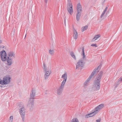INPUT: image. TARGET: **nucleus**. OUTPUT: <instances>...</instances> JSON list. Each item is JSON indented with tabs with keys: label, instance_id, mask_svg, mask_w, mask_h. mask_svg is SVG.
Here are the masks:
<instances>
[{
	"label": "nucleus",
	"instance_id": "obj_11",
	"mask_svg": "<svg viewBox=\"0 0 122 122\" xmlns=\"http://www.w3.org/2000/svg\"><path fill=\"white\" fill-rule=\"evenodd\" d=\"M73 5L71 4L69 5H67V10L68 13L70 15H71L73 12Z\"/></svg>",
	"mask_w": 122,
	"mask_h": 122
},
{
	"label": "nucleus",
	"instance_id": "obj_17",
	"mask_svg": "<svg viewBox=\"0 0 122 122\" xmlns=\"http://www.w3.org/2000/svg\"><path fill=\"white\" fill-rule=\"evenodd\" d=\"M100 37L99 35H97L96 36L94 37L92 39V41H95V40H96L97 39L99 38Z\"/></svg>",
	"mask_w": 122,
	"mask_h": 122
},
{
	"label": "nucleus",
	"instance_id": "obj_23",
	"mask_svg": "<svg viewBox=\"0 0 122 122\" xmlns=\"http://www.w3.org/2000/svg\"><path fill=\"white\" fill-rule=\"evenodd\" d=\"M8 55L9 56H8V57H11H11H12V56H13V53H9Z\"/></svg>",
	"mask_w": 122,
	"mask_h": 122
},
{
	"label": "nucleus",
	"instance_id": "obj_35",
	"mask_svg": "<svg viewBox=\"0 0 122 122\" xmlns=\"http://www.w3.org/2000/svg\"><path fill=\"white\" fill-rule=\"evenodd\" d=\"M64 23H65V25H66V20H65H65H64Z\"/></svg>",
	"mask_w": 122,
	"mask_h": 122
},
{
	"label": "nucleus",
	"instance_id": "obj_37",
	"mask_svg": "<svg viewBox=\"0 0 122 122\" xmlns=\"http://www.w3.org/2000/svg\"><path fill=\"white\" fill-rule=\"evenodd\" d=\"M2 42V41L1 40H0V44Z\"/></svg>",
	"mask_w": 122,
	"mask_h": 122
},
{
	"label": "nucleus",
	"instance_id": "obj_24",
	"mask_svg": "<svg viewBox=\"0 0 122 122\" xmlns=\"http://www.w3.org/2000/svg\"><path fill=\"white\" fill-rule=\"evenodd\" d=\"M68 3L67 4V5H70L71 4L72 5V3H71V0H68Z\"/></svg>",
	"mask_w": 122,
	"mask_h": 122
},
{
	"label": "nucleus",
	"instance_id": "obj_3",
	"mask_svg": "<svg viewBox=\"0 0 122 122\" xmlns=\"http://www.w3.org/2000/svg\"><path fill=\"white\" fill-rule=\"evenodd\" d=\"M101 68V65H99L97 68L94 69L92 73L90 76L89 77L88 79L85 81L84 84V86H87L89 83L92 78L93 76L95 74L97 73L99 71V70Z\"/></svg>",
	"mask_w": 122,
	"mask_h": 122
},
{
	"label": "nucleus",
	"instance_id": "obj_29",
	"mask_svg": "<svg viewBox=\"0 0 122 122\" xmlns=\"http://www.w3.org/2000/svg\"><path fill=\"white\" fill-rule=\"evenodd\" d=\"M21 81V80L20 79H18L17 81V83L18 84Z\"/></svg>",
	"mask_w": 122,
	"mask_h": 122
},
{
	"label": "nucleus",
	"instance_id": "obj_22",
	"mask_svg": "<svg viewBox=\"0 0 122 122\" xmlns=\"http://www.w3.org/2000/svg\"><path fill=\"white\" fill-rule=\"evenodd\" d=\"M10 119L9 122H12L13 120V116H10Z\"/></svg>",
	"mask_w": 122,
	"mask_h": 122
},
{
	"label": "nucleus",
	"instance_id": "obj_18",
	"mask_svg": "<svg viewBox=\"0 0 122 122\" xmlns=\"http://www.w3.org/2000/svg\"><path fill=\"white\" fill-rule=\"evenodd\" d=\"M70 54L72 58H73L75 60H76V57L74 55V52H71L70 53Z\"/></svg>",
	"mask_w": 122,
	"mask_h": 122
},
{
	"label": "nucleus",
	"instance_id": "obj_10",
	"mask_svg": "<svg viewBox=\"0 0 122 122\" xmlns=\"http://www.w3.org/2000/svg\"><path fill=\"white\" fill-rule=\"evenodd\" d=\"M1 59L3 61H5L7 60L6 54L5 51L3 50L0 52Z\"/></svg>",
	"mask_w": 122,
	"mask_h": 122
},
{
	"label": "nucleus",
	"instance_id": "obj_5",
	"mask_svg": "<svg viewBox=\"0 0 122 122\" xmlns=\"http://www.w3.org/2000/svg\"><path fill=\"white\" fill-rule=\"evenodd\" d=\"M43 69L44 73V79L45 80H46L48 79L51 73V68L46 67L45 63L44 62L43 64Z\"/></svg>",
	"mask_w": 122,
	"mask_h": 122
},
{
	"label": "nucleus",
	"instance_id": "obj_14",
	"mask_svg": "<svg viewBox=\"0 0 122 122\" xmlns=\"http://www.w3.org/2000/svg\"><path fill=\"white\" fill-rule=\"evenodd\" d=\"M74 30L73 32V36L75 39H77L78 37V34L76 31L74 27L73 26Z\"/></svg>",
	"mask_w": 122,
	"mask_h": 122
},
{
	"label": "nucleus",
	"instance_id": "obj_36",
	"mask_svg": "<svg viewBox=\"0 0 122 122\" xmlns=\"http://www.w3.org/2000/svg\"><path fill=\"white\" fill-rule=\"evenodd\" d=\"M47 0H45V2L46 3L47 2Z\"/></svg>",
	"mask_w": 122,
	"mask_h": 122
},
{
	"label": "nucleus",
	"instance_id": "obj_7",
	"mask_svg": "<svg viewBox=\"0 0 122 122\" xmlns=\"http://www.w3.org/2000/svg\"><path fill=\"white\" fill-rule=\"evenodd\" d=\"M77 13L76 14V19L77 21H79L82 13V7L80 4L79 3L76 6Z\"/></svg>",
	"mask_w": 122,
	"mask_h": 122
},
{
	"label": "nucleus",
	"instance_id": "obj_28",
	"mask_svg": "<svg viewBox=\"0 0 122 122\" xmlns=\"http://www.w3.org/2000/svg\"><path fill=\"white\" fill-rule=\"evenodd\" d=\"M91 46H92L97 47V46L96 44H92L91 45Z\"/></svg>",
	"mask_w": 122,
	"mask_h": 122
},
{
	"label": "nucleus",
	"instance_id": "obj_32",
	"mask_svg": "<svg viewBox=\"0 0 122 122\" xmlns=\"http://www.w3.org/2000/svg\"><path fill=\"white\" fill-rule=\"evenodd\" d=\"M100 119H98L96 121L97 122H100Z\"/></svg>",
	"mask_w": 122,
	"mask_h": 122
},
{
	"label": "nucleus",
	"instance_id": "obj_12",
	"mask_svg": "<svg viewBox=\"0 0 122 122\" xmlns=\"http://www.w3.org/2000/svg\"><path fill=\"white\" fill-rule=\"evenodd\" d=\"M36 91L35 89L33 88L30 93V98L29 99H33L34 100L36 95Z\"/></svg>",
	"mask_w": 122,
	"mask_h": 122
},
{
	"label": "nucleus",
	"instance_id": "obj_31",
	"mask_svg": "<svg viewBox=\"0 0 122 122\" xmlns=\"http://www.w3.org/2000/svg\"><path fill=\"white\" fill-rule=\"evenodd\" d=\"M107 7H106L103 11L105 12L107 11Z\"/></svg>",
	"mask_w": 122,
	"mask_h": 122
},
{
	"label": "nucleus",
	"instance_id": "obj_13",
	"mask_svg": "<svg viewBox=\"0 0 122 122\" xmlns=\"http://www.w3.org/2000/svg\"><path fill=\"white\" fill-rule=\"evenodd\" d=\"M104 106V105L103 104H101L97 106L95 109V112L98 113L100 110L102 109Z\"/></svg>",
	"mask_w": 122,
	"mask_h": 122
},
{
	"label": "nucleus",
	"instance_id": "obj_21",
	"mask_svg": "<svg viewBox=\"0 0 122 122\" xmlns=\"http://www.w3.org/2000/svg\"><path fill=\"white\" fill-rule=\"evenodd\" d=\"M49 52L50 55H54V51L53 50H49Z\"/></svg>",
	"mask_w": 122,
	"mask_h": 122
},
{
	"label": "nucleus",
	"instance_id": "obj_6",
	"mask_svg": "<svg viewBox=\"0 0 122 122\" xmlns=\"http://www.w3.org/2000/svg\"><path fill=\"white\" fill-rule=\"evenodd\" d=\"M67 74L66 73H65L62 76V78H63L64 80L62 82L61 86L57 90V93L58 95L60 94L62 92L67 79Z\"/></svg>",
	"mask_w": 122,
	"mask_h": 122
},
{
	"label": "nucleus",
	"instance_id": "obj_15",
	"mask_svg": "<svg viewBox=\"0 0 122 122\" xmlns=\"http://www.w3.org/2000/svg\"><path fill=\"white\" fill-rule=\"evenodd\" d=\"M97 113L96 112H95V111L93 112H92L91 113L87 115H86L85 117L86 118H87L89 117H91L94 116Z\"/></svg>",
	"mask_w": 122,
	"mask_h": 122
},
{
	"label": "nucleus",
	"instance_id": "obj_38",
	"mask_svg": "<svg viewBox=\"0 0 122 122\" xmlns=\"http://www.w3.org/2000/svg\"><path fill=\"white\" fill-rule=\"evenodd\" d=\"M26 36V35L25 36V37Z\"/></svg>",
	"mask_w": 122,
	"mask_h": 122
},
{
	"label": "nucleus",
	"instance_id": "obj_34",
	"mask_svg": "<svg viewBox=\"0 0 122 122\" xmlns=\"http://www.w3.org/2000/svg\"><path fill=\"white\" fill-rule=\"evenodd\" d=\"M4 46H0V48H1L3 47V48H4Z\"/></svg>",
	"mask_w": 122,
	"mask_h": 122
},
{
	"label": "nucleus",
	"instance_id": "obj_19",
	"mask_svg": "<svg viewBox=\"0 0 122 122\" xmlns=\"http://www.w3.org/2000/svg\"><path fill=\"white\" fill-rule=\"evenodd\" d=\"M88 27V26L87 25H86L84 26L83 27L81 28V31L83 32L86 30L87 29Z\"/></svg>",
	"mask_w": 122,
	"mask_h": 122
},
{
	"label": "nucleus",
	"instance_id": "obj_9",
	"mask_svg": "<svg viewBox=\"0 0 122 122\" xmlns=\"http://www.w3.org/2000/svg\"><path fill=\"white\" fill-rule=\"evenodd\" d=\"M34 100L33 99H29L27 106L30 109V111H32L34 107Z\"/></svg>",
	"mask_w": 122,
	"mask_h": 122
},
{
	"label": "nucleus",
	"instance_id": "obj_30",
	"mask_svg": "<svg viewBox=\"0 0 122 122\" xmlns=\"http://www.w3.org/2000/svg\"><path fill=\"white\" fill-rule=\"evenodd\" d=\"M11 35L14 36L15 35V31L13 30L11 32Z\"/></svg>",
	"mask_w": 122,
	"mask_h": 122
},
{
	"label": "nucleus",
	"instance_id": "obj_4",
	"mask_svg": "<svg viewBox=\"0 0 122 122\" xmlns=\"http://www.w3.org/2000/svg\"><path fill=\"white\" fill-rule=\"evenodd\" d=\"M82 58L79 60L76 65V69L78 68L81 70L83 67L84 63V59L85 57V55L84 51V48L83 47L82 49Z\"/></svg>",
	"mask_w": 122,
	"mask_h": 122
},
{
	"label": "nucleus",
	"instance_id": "obj_20",
	"mask_svg": "<svg viewBox=\"0 0 122 122\" xmlns=\"http://www.w3.org/2000/svg\"><path fill=\"white\" fill-rule=\"evenodd\" d=\"M71 122H79V121L77 118H74L72 120Z\"/></svg>",
	"mask_w": 122,
	"mask_h": 122
},
{
	"label": "nucleus",
	"instance_id": "obj_33",
	"mask_svg": "<svg viewBox=\"0 0 122 122\" xmlns=\"http://www.w3.org/2000/svg\"><path fill=\"white\" fill-rule=\"evenodd\" d=\"M81 49V48H79L78 49V50L79 52H80Z\"/></svg>",
	"mask_w": 122,
	"mask_h": 122
},
{
	"label": "nucleus",
	"instance_id": "obj_2",
	"mask_svg": "<svg viewBox=\"0 0 122 122\" xmlns=\"http://www.w3.org/2000/svg\"><path fill=\"white\" fill-rule=\"evenodd\" d=\"M17 107L19 109L20 114L21 116L22 120L23 122L25 121V109L24 106L21 103L16 104Z\"/></svg>",
	"mask_w": 122,
	"mask_h": 122
},
{
	"label": "nucleus",
	"instance_id": "obj_26",
	"mask_svg": "<svg viewBox=\"0 0 122 122\" xmlns=\"http://www.w3.org/2000/svg\"><path fill=\"white\" fill-rule=\"evenodd\" d=\"M119 84L120 82H117V83H115V88L117 87Z\"/></svg>",
	"mask_w": 122,
	"mask_h": 122
},
{
	"label": "nucleus",
	"instance_id": "obj_1",
	"mask_svg": "<svg viewBox=\"0 0 122 122\" xmlns=\"http://www.w3.org/2000/svg\"><path fill=\"white\" fill-rule=\"evenodd\" d=\"M103 73L102 71H100L95 79L92 88V90L97 91L99 89L100 86V82Z\"/></svg>",
	"mask_w": 122,
	"mask_h": 122
},
{
	"label": "nucleus",
	"instance_id": "obj_27",
	"mask_svg": "<svg viewBox=\"0 0 122 122\" xmlns=\"http://www.w3.org/2000/svg\"><path fill=\"white\" fill-rule=\"evenodd\" d=\"M105 12L104 11H103V12L102 13V15H101V18H102V17H103V16L104 15V14H105Z\"/></svg>",
	"mask_w": 122,
	"mask_h": 122
},
{
	"label": "nucleus",
	"instance_id": "obj_16",
	"mask_svg": "<svg viewBox=\"0 0 122 122\" xmlns=\"http://www.w3.org/2000/svg\"><path fill=\"white\" fill-rule=\"evenodd\" d=\"M12 60L11 57H8L7 59V64L9 65H11L12 63Z\"/></svg>",
	"mask_w": 122,
	"mask_h": 122
},
{
	"label": "nucleus",
	"instance_id": "obj_8",
	"mask_svg": "<svg viewBox=\"0 0 122 122\" xmlns=\"http://www.w3.org/2000/svg\"><path fill=\"white\" fill-rule=\"evenodd\" d=\"M10 78L8 76H6L3 78V80L0 79V84L2 85H5L9 84L10 82Z\"/></svg>",
	"mask_w": 122,
	"mask_h": 122
},
{
	"label": "nucleus",
	"instance_id": "obj_25",
	"mask_svg": "<svg viewBox=\"0 0 122 122\" xmlns=\"http://www.w3.org/2000/svg\"><path fill=\"white\" fill-rule=\"evenodd\" d=\"M122 81V77H120L118 80V81L117 82H120Z\"/></svg>",
	"mask_w": 122,
	"mask_h": 122
}]
</instances>
